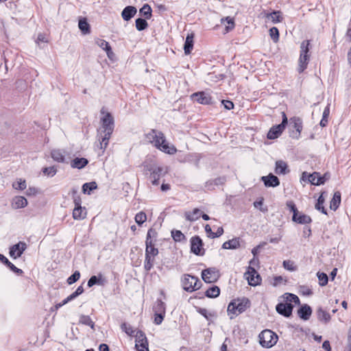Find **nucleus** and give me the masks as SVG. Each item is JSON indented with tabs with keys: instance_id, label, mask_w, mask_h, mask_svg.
I'll return each instance as SVG.
<instances>
[{
	"instance_id": "338daca9",
	"label": "nucleus",
	"mask_w": 351,
	"mask_h": 351,
	"mask_svg": "<svg viewBox=\"0 0 351 351\" xmlns=\"http://www.w3.org/2000/svg\"><path fill=\"white\" fill-rule=\"evenodd\" d=\"M47 42H48V39H47V38L46 37V35H45V34H39L38 35L37 39H36V43L38 45H40V44L41 43H47Z\"/></svg>"
},
{
	"instance_id": "a19ab883",
	"label": "nucleus",
	"mask_w": 351,
	"mask_h": 351,
	"mask_svg": "<svg viewBox=\"0 0 351 351\" xmlns=\"http://www.w3.org/2000/svg\"><path fill=\"white\" fill-rule=\"evenodd\" d=\"M154 257L152 256H149L148 254H145V259L144 262V268L147 271H149L152 269L154 266Z\"/></svg>"
},
{
	"instance_id": "f257e3e1",
	"label": "nucleus",
	"mask_w": 351,
	"mask_h": 351,
	"mask_svg": "<svg viewBox=\"0 0 351 351\" xmlns=\"http://www.w3.org/2000/svg\"><path fill=\"white\" fill-rule=\"evenodd\" d=\"M146 138L149 143L165 153L173 154L177 151L173 146L170 147L169 145L164 134L160 131L152 130L146 134Z\"/></svg>"
},
{
	"instance_id": "423d86ee",
	"label": "nucleus",
	"mask_w": 351,
	"mask_h": 351,
	"mask_svg": "<svg viewBox=\"0 0 351 351\" xmlns=\"http://www.w3.org/2000/svg\"><path fill=\"white\" fill-rule=\"evenodd\" d=\"M282 120L281 123L274 125L270 128L269 130L267 137L269 139H275L277 138L284 131L286 128V125L288 123V119L287 117L286 114L282 112Z\"/></svg>"
},
{
	"instance_id": "20e7f679",
	"label": "nucleus",
	"mask_w": 351,
	"mask_h": 351,
	"mask_svg": "<svg viewBox=\"0 0 351 351\" xmlns=\"http://www.w3.org/2000/svg\"><path fill=\"white\" fill-rule=\"evenodd\" d=\"M309 40H304L302 42L300 45V54L299 58V66H298V72L302 73L307 67L309 56L308 54L309 51Z\"/></svg>"
},
{
	"instance_id": "79ce46f5",
	"label": "nucleus",
	"mask_w": 351,
	"mask_h": 351,
	"mask_svg": "<svg viewBox=\"0 0 351 351\" xmlns=\"http://www.w3.org/2000/svg\"><path fill=\"white\" fill-rule=\"evenodd\" d=\"M135 25H136V28L138 31H143V30L145 29L148 26V23H147L146 19H142V18L136 19V21H135Z\"/></svg>"
},
{
	"instance_id": "052dcab7",
	"label": "nucleus",
	"mask_w": 351,
	"mask_h": 351,
	"mask_svg": "<svg viewBox=\"0 0 351 351\" xmlns=\"http://www.w3.org/2000/svg\"><path fill=\"white\" fill-rule=\"evenodd\" d=\"M100 278H98L97 276H92L89 280H88L87 285L88 287H92L93 285H99L100 284Z\"/></svg>"
},
{
	"instance_id": "3c124183",
	"label": "nucleus",
	"mask_w": 351,
	"mask_h": 351,
	"mask_svg": "<svg viewBox=\"0 0 351 351\" xmlns=\"http://www.w3.org/2000/svg\"><path fill=\"white\" fill-rule=\"evenodd\" d=\"M43 173L49 177H53L57 173V169L55 166L44 167L42 169Z\"/></svg>"
},
{
	"instance_id": "4c0bfd02",
	"label": "nucleus",
	"mask_w": 351,
	"mask_h": 351,
	"mask_svg": "<svg viewBox=\"0 0 351 351\" xmlns=\"http://www.w3.org/2000/svg\"><path fill=\"white\" fill-rule=\"evenodd\" d=\"M97 45L107 53V56L110 58L111 55H113L112 48L109 43L105 40L99 39L97 41Z\"/></svg>"
},
{
	"instance_id": "f704fd0d",
	"label": "nucleus",
	"mask_w": 351,
	"mask_h": 351,
	"mask_svg": "<svg viewBox=\"0 0 351 351\" xmlns=\"http://www.w3.org/2000/svg\"><path fill=\"white\" fill-rule=\"evenodd\" d=\"M225 182H226V178L224 177H219L215 180L207 181L205 184V187L207 189L210 190V189H213V188H212L213 185H216V186L222 185L225 183Z\"/></svg>"
},
{
	"instance_id": "4d7b16f0",
	"label": "nucleus",
	"mask_w": 351,
	"mask_h": 351,
	"mask_svg": "<svg viewBox=\"0 0 351 351\" xmlns=\"http://www.w3.org/2000/svg\"><path fill=\"white\" fill-rule=\"evenodd\" d=\"M12 187L16 190H23L26 188V182L25 180L19 179L12 184Z\"/></svg>"
},
{
	"instance_id": "72a5a7b5",
	"label": "nucleus",
	"mask_w": 351,
	"mask_h": 351,
	"mask_svg": "<svg viewBox=\"0 0 351 351\" xmlns=\"http://www.w3.org/2000/svg\"><path fill=\"white\" fill-rule=\"evenodd\" d=\"M266 18L274 23H280L282 21L280 11H273L271 13L267 14Z\"/></svg>"
},
{
	"instance_id": "4be33fe9",
	"label": "nucleus",
	"mask_w": 351,
	"mask_h": 351,
	"mask_svg": "<svg viewBox=\"0 0 351 351\" xmlns=\"http://www.w3.org/2000/svg\"><path fill=\"white\" fill-rule=\"evenodd\" d=\"M136 8L134 6H126L121 12V16L123 20L128 21L136 14Z\"/></svg>"
},
{
	"instance_id": "5fc2aeb1",
	"label": "nucleus",
	"mask_w": 351,
	"mask_h": 351,
	"mask_svg": "<svg viewBox=\"0 0 351 351\" xmlns=\"http://www.w3.org/2000/svg\"><path fill=\"white\" fill-rule=\"evenodd\" d=\"M285 295L286 300L287 302H289L288 303L293 302L295 304H300V299L296 295L293 294V293H287L285 294Z\"/></svg>"
},
{
	"instance_id": "1a4fd4ad",
	"label": "nucleus",
	"mask_w": 351,
	"mask_h": 351,
	"mask_svg": "<svg viewBox=\"0 0 351 351\" xmlns=\"http://www.w3.org/2000/svg\"><path fill=\"white\" fill-rule=\"evenodd\" d=\"M302 179L304 181L307 180L312 184L317 186L323 184L325 182L324 177H322L320 173L318 172L308 173L307 172L304 171L302 173Z\"/></svg>"
},
{
	"instance_id": "f8f14e48",
	"label": "nucleus",
	"mask_w": 351,
	"mask_h": 351,
	"mask_svg": "<svg viewBox=\"0 0 351 351\" xmlns=\"http://www.w3.org/2000/svg\"><path fill=\"white\" fill-rule=\"evenodd\" d=\"M203 242L198 236L193 237L191 239V251L196 255H204V250L202 247Z\"/></svg>"
},
{
	"instance_id": "39448f33",
	"label": "nucleus",
	"mask_w": 351,
	"mask_h": 351,
	"mask_svg": "<svg viewBox=\"0 0 351 351\" xmlns=\"http://www.w3.org/2000/svg\"><path fill=\"white\" fill-rule=\"evenodd\" d=\"M183 289L188 292H193L201 287V282L197 277L185 274L182 280Z\"/></svg>"
},
{
	"instance_id": "58836bf2",
	"label": "nucleus",
	"mask_w": 351,
	"mask_h": 351,
	"mask_svg": "<svg viewBox=\"0 0 351 351\" xmlns=\"http://www.w3.org/2000/svg\"><path fill=\"white\" fill-rule=\"evenodd\" d=\"M200 210L198 208H195L192 213L186 212L185 218L187 221H194L199 219Z\"/></svg>"
},
{
	"instance_id": "de8ad7c7",
	"label": "nucleus",
	"mask_w": 351,
	"mask_h": 351,
	"mask_svg": "<svg viewBox=\"0 0 351 351\" xmlns=\"http://www.w3.org/2000/svg\"><path fill=\"white\" fill-rule=\"evenodd\" d=\"M121 328L127 335L130 336L135 337L136 332H137L135 330H134L133 328L130 324H128L126 323H123L121 326Z\"/></svg>"
},
{
	"instance_id": "4468645a",
	"label": "nucleus",
	"mask_w": 351,
	"mask_h": 351,
	"mask_svg": "<svg viewBox=\"0 0 351 351\" xmlns=\"http://www.w3.org/2000/svg\"><path fill=\"white\" fill-rule=\"evenodd\" d=\"M145 170L150 171V179L152 184L158 185L159 179L162 171V168L160 167L144 166Z\"/></svg>"
},
{
	"instance_id": "603ef678",
	"label": "nucleus",
	"mask_w": 351,
	"mask_h": 351,
	"mask_svg": "<svg viewBox=\"0 0 351 351\" xmlns=\"http://www.w3.org/2000/svg\"><path fill=\"white\" fill-rule=\"evenodd\" d=\"M318 280H319V284L320 286L324 287L326 286L328 284V277L326 274L324 272H318L317 274Z\"/></svg>"
},
{
	"instance_id": "473e14b6",
	"label": "nucleus",
	"mask_w": 351,
	"mask_h": 351,
	"mask_svg": "<svg viewBox=\"0 0 351 351\" xmlns=\"http://www.w3.org/2000/svg\"><path fill=\"white\" fill-rule=\"evenodd\" d=\"M341 203V193L339 191H336L334 193L333 197L330 201V208L333 210H336Z\"/></svg>"
},
{
	"instance_id": "7ed1b4c3",
	"label": "nucleus",
	"mask_w": 351,
	"mask_h": 351,
	"mask_svg": "<svg viewBox=\"0 0 351 351\" xmlns=\"http://www.w3.org/2000/svg\"><path fill=\"white\" fill-rule=\"evenodd\" d=\"M259 343L263 348H270L276 344L278 337L273 331L269 329L263 330L258 335Z\"/></svg>"
},
{
	"instance_id": "aec40b11",
	"label": "nucleus",
	"mask_w": 351,
	"mask_h": 351,
	"mask_svg": "<svg viewBox=\"0 0 351 351\" xmlns=\"http://www.w3.org/2000/svg\"><path fill=\"white\" fill-rule=\"evenodd\" d=\"M292 220L300 224H308L311 223L312 219L310 216L298 212V213L293 215Z\"/></svg>"
},
{
	"instance_id": "69168bd1",
	"label": "nucleus",
	"mask_w": 351,
	"mask_h": 351,
	"mask_svg": "<svg viewBox=\"0 0 351 351\" xmlns=\"http://www.w3.org/2000/svg\"><path fill=\"white\" fill-rule=\"evenodd\" d=\"M165 314L154 313V323L157 325L160 324L165 317Z\"/></svg>"
},
{
	"instance_id": "e2e57ef3",
	"label": "nucleus",
	"mask_w": 351,
	"mask_h": 351,
	"mask_svg": "<svg viewBox=\"0 0 351 351\" xmlns=\"http://www.w3.org/2000/svg\"><path fill=\"white\" fill-rule=\"evenodd\" d=\"M300 293L304 295H311L313 294L312 290L306 286H301L300 288Z\"/></svg>"
},
{
	"instance_id": "c9c22d12",
	"label": "nucleus",
	"mask_w": 351,
	"mask_h": 351,
	"mask_svg": "<svg viewBox=\"0 0 351 351\" xmlns=\"http://www.w3.org/2000/svg\"><path fill=\"white\" fill-rule=\"evenodd\" d=\"M154 313L165 314L166 305L161 300H157L154 307Z\"/></svg>"
},
{
	"instance_id": "09e8293b",
	"label": "nucleus",
	"mask_w": 351,
	"mask_h": 351,
	"mask_svg": "<svg viewBox=\"0 0 351 351\" xmlns=\"http://www.w3.org/2000/svg\"><path fill=\"white\" fill-rule=\"evenodd\" d=\"M80 322L84 325L89 326L92 328H94L95 324L88 315H81L80 317Z\"/></svg>"
},
{
	"instance_id": "2f4dec72",
	"label": "nucleus",
	"mask_w": 351,
	"mask_h": 351,
	"mask_svg": "<svg viewBox=\"0 0 351 351\" xmlns=\"http://www.w3.org/2000/svg\"><path fill=\"white\" fill-rule=\"evenodd\" d=\"M51 158L56 162H64L65 160L64 152L60 149H53L51 152Z\"/></svg>"
},
{
	"instance_id": "f03ea898",
	"label": "nucleus",
	"mask_w": 351,
	"mask_h": 351,
	"mask_svg": "<svg viewBox=\"0 0 351 351\" xmlns=\"http://www.w3.org/2000/svg\"><path fill=\"white\" fill-rule=\"evenodd\" d=\"M250 306V300L247 298H243L241 300H234L230 302L228 306V313L230 318L232 319L234 317L243 313Z\"/></svg>"
},
{
	"instance_id": "c03bdc74",
	"label": "nucleus",
	"mask_w": 351,
	"mask_h": 351,
	"mask_svg": "<svg viewBox=\"0 0 351 351\" xmlns=\"http://www.w3.org/2000/svg\"><path fill=\"white\" fill-rule=\"evenodd\" d=\"M329 114H330V108H329V104H328L323 112L322 119L319 123V125L322 127H325L327 125Z\"/></svg>"
},
{
	"instance_id": "c756f323",
	"label": "nucleus",
	"mask_w": 351,
	"mask_h": 351,
	"mask_svg": "<svg viewBox=\"0 0 351 351\" xmlns=\"http://www.w3.org/2000/svg\"><path fill=\"white\" fill-rule=\"evenodd\" d=\"M27 205V200L23 196H16L13 199L12 206L14 208H24Z\"/></svg>"
},
{
	"instance_id": "f3484780",
	"label": "nucleus",
	"mask_w": 351,
	"mask_h": 351,
	"mask_svg": "<svg viewBox=\"0 0 351 351\" xmlns=\"http://www.w3.org/2000/svg\"><path fill=\"white\" fill-rule=\"evenodd\" d=\"M191 97L193 101H196L201 104L206 105L212 103L210 95L203 91L195 93Z\"/></svg>"
},
{
	"instance_id": "0e129e2a",
	"label": "nucleus",
	"mask_w": 351,
	"mask_h": 351,
	"mask_svg": "<svg viewBox=\"0 0 351 351\" xmlns=\"http://www.w3.org/2000/svg\"><path fill=\"white\" fill-rule=\"evenodd\" d=\"M286 205L289 208L290 211L293 213V215L298 213L299 211L293 201L287 202Z\"/></svg>"
},
{
	"instance_id": "412c9836",
	"label": "nucleus",
	"mask_w": 351,
	"mask_h": 351,
	"mask_svg": "<svg viewBox=\"0 0 351 351\" xmlns=\"http://www.w3.org/2000/svg\"><path fill=\"white\" fill-rule=\"evenodd\" d=\"M299 317L304 320H308L312 314V309L308 304H304L298 311Z\"/></svg>"
},
{
	"instance_id": "8fccbe9b",
	"label": "nucleus",
	"mask_w": 351,
	"mask_h": 351,
	"mask_svg": "<svg viewBox=\"0 0 351 351\" xmlns=\"http://www.w3.org/2000/svg\"><path fill=\"white\" fill-rule=\"evenodd\" d=\"M134 219L138 226H141L147 220V215L144 212L141 211L135 215Z\"/></svg>"
},
{
	"instance_id": "a878e982",
	"label": "nucleus",
	"mask_w": 351,
	"mask_h": 351,
	"mask_svg": "<svg viewBox=\"0 0 351 351\" xmlns=\"http://www.w3.org/2000/svg\"><path fill=\"white\" fill-rule=\"evenodd\" d=\"M193 34H189L185 40V43L184 45V53L186 55H189L191 53L193 47Z\"/></svg>"
},
{
	"instance_id": "774afa93",
	"label": "nucleus",
	"mask_w": 351,
	"mask_h": 351,
	"mask_svg": "<svg viewBox=\"0 0 351 351\" xmlns=\"http://www.w3.org/2000/svg\"><path fill=\"white\" fill-rule=\"evenodd\" d=\"M346 351H351V327H350L348 332V344Z\"/></svg>"
},
{
	"instance_id": "5701e85b",
	"label": "nucleus",
	"mask_w": 351,
	"mask_h": 351,
	"mask_svg": "<svg viewBox=\"0 0 351 351\" xmlns=\"http://www.w3.org/2000/svg\"><path fill=\"white\" fill-rule=\"evenodd\" d=\"M287 164L283 160H277L276 162L275 173L278 175H285L289 173Z\"/></svg>"
},
{
	"instance_id": "2eb2a0df",
	"label": "nucleus",
	"mask_w": 351,
	"mask_h": 351,
	"mask_svg": "<svg viewBox=\"0 0 351 351\" xmlns=\"http://www.w3.org/2000/svg\"><path fill=\"white\" fill-rule=\"evenodd\" d=\"M27 245L25 242L20 241L18 243L12 245L10 248V256L16 259L19 257H20L23 252L26 250Z\"/></svg>"
},
{
	"instance_id": "a18cd8bd",
	"label": "nucleus",
	"mask_w": 351,
	"mask_h": 351,
	"mask_svg": "<svg viewBox=\"0 0 351 351\" xmlns=\"http://www.w3.org/2000/svg\"><path fill=\"white\" fill-rule=\"evenodd\" d=\"M171 236L173 240L176 242L182 241L186 239L184 234L180 230H172Z\"/></svg>"
},
{
	"instance_id": "dca6fc26",
	"label": "nucleus",
	"mask_w": 351,
	"mask_h": 351,
	"mask_svg": "<svg viewBox=\"0 0 351 351\" xmlns=\"http://www.w3.org/2000/svg\"><path fill=\"white\" fill-rule=\"evenodd\" d=\"M293 308V306L288 302H280L276 306L277 313L285 317H289L292 315Z\"/></svg>"
},
{
	"instance_id": "b1692460",
	"label": "nucleus",
	"mask_w": 351,
	"mask_h": 351,
	"mask_svg": "<svg viewBox=\"0 0 351 351\" xmlns=\"http://www.w3.org/2000/svg\"><path fill=\"white\" fill-rule=\"evenodd\" d=\"M317 316L319 321L327 324L330 321V315L322 308L319 307L317 310Z\"/></svg>"
},
{
	"instance_id": "393cba45",
	"label": "nucleus",
	"mask_w": 351,
	"mask_h": 351,
	"mask_svg": "<svg viewBox=\"0 0 351 351\" xmlns=\"http://www.w3.org/2000/svg\"><path fill=\"white\" fill-rule=\"evenodd\" d=\"M86 210L85 207L75 206L73 210V217L76 220H81L86 217Z\"/></svg>"
},
{
	"instance_id": "c85d7f7f",
	"label": "nucleus",
	"mask_w": 351,
	"mask_h": 351,
	"mask_svg": "<svg viewBox=\"0 0 351 351\" xmlns=\"http://www.w3.org/2000/svg\"><path fill=\"white\" fill-rule=\"evenodd\" d=\"M145 254L152 256L153 257H155L158 254V250L154 247L153 241H145Z\"/></svg>"
},
{
	"instance_id": "49530a36",
	"label": "nucleus",
	"mask_w": 351,
	"mask_h": 351,
	"mask_svg": "<svg viewBox=\"0 0 351 351\" xmlns=\"http://www.w3.org/2000/svg\"><path fill=\"white\" fill-rule=\"evenodd\" d=\"M324 203V198L322 195H320L318 199L317 202L315 204V208L319 211H321L323 214L327 215L326 209L323 206Z\"/></svg>"
},
{
	"instance_id": "ddd939ff",
	"label": "nucleus",
	"mask_w": 351,
	"mask_h": 351,
	"mask_svg": "<svg viewBox=\"0 0 351 351\" xmlns=\"http://www.w3.org/2000/svg\"><path fill=\"white\" fill-rule=\"evenodd\" d=\"M248 283L251 286H256L261 283V278L256 269L252 267H248L247 271L245 274Z\"/></svg>"
},
{
	"instance_id": "9d476101",
	"label": "nucleus",
	"mask_w": 351,
	"mask_h": 351,
	"mask_svg": "<svg viewBox=\"0 0 351 351\" xmlns=\"http://www.w3.org/2000/svg\"><path fill=\"white\" fill-rule=\"evenodd\" d=\"M202 277L203 280L206 283H212L216 282L219 277V272L215 267H210L204 269L202 271Z\"/></svg>"
},
{
	"instance_id": "6e6d98bb",
	"label": "nucleus",
	"mask_w": 351,
	"mask_h": 351,
	"mask_svg": "<svg viewBox=\"0 0 351 351\" xmlns=\"http://www.w3.org/2000/svg\"><path fill=\"white\" fill-rule=\"evenodd\" d=\"M269 36L274 43L279 40V31L277 27H273L269 29Z\"/></svg>"
},
{
	"instance_id": "13d9d810",
	"label": "nucleus",
	"mask_w": 351,
	"mask_h": 351,
	"mask_svg": "<svg viewBox=\"0 0 351 351\" xmlns=\"http://www.w3.org/2000/svg\"><path fill=\"white\" fill-rule=\"evenodd\" d=\"M282 265H283V267H285V269H286L289 271H293L297 269V267L295 265L294 262L292 261H290V260L284 261Z\"/></svg>"
},
{
	"instance_id": "0eeeda50",
	"label": "nucleus",
	"mask_w": 351,
	"mask_h": 351,
	"mask_svg": "<svg viewBox=\"0 0 351 351\" xmlns=\"http://www.w3.org/2000/svg\"><path fill=\"white\" fill-rule=\"evenodd\" d=\"M135 348L137 351H149L148 341L145 334L138 330L135 335Z\"/></svg>"
},
{
	"instance_id": "680f3d73",
	"label": "nucleus",
	"mask_w": 351,
	"mask_h": 351,
	"mask_svg": "<svg viewBox=\"0 0 351 351\" xmlns=\"http://www.w3.org/2000/svg\"><path fill=\"white\" fill-rule=\"evenodd\" d=\"M221 23H224V21H226L229 26L226 27V31L228 32L230 29H232L234 27V23L233 19L230 18V16H227L226 18L221 19Z\"/></svg>"
},
{
	"instance_id": "7c9ffc66",
	"label": "nucleus",
	"mask_w": 351,
	"mask_h": 351,
	"mask_svg": "<svg viewBox=\"0 0 351 351\" xmlns=\"http://www.w3.org/2000/svg\"><path fill=\"white\" fill-rule=\"evenodd\" d=\"M78 27L83 34H88L90 32V25L86 18H81L79 20Z\"/></svg>"
},
{
	"instance_id": "9b49d317",
	"label": "nucleus",
	"mask_w": 351,
	"mask_h": 351,
	"mask_svg": "<svg viewBox=\"0 0 351 351\" xmlns=\"http://www.w3.org/2000/svg\"><path fill=\"white\" fill-rule=\"evenodd\" d=\"M290 125L295 130L293 132L291 136L293 138L298 139L300 137V134L302 130V120L298 117H293L289 119Z\"/></svg>"
},
{
	"instance_id": "864d4df0",
	"label": "nucleus",
	"mask_w": 351,
	"mask_h": 351,
	"mask_svg": "<svg viewBox=\"0 0 351 351\" xmlns=\"http://www.w3.org/2000/svg\"><path fill=\"white\" fill-rule=\"evenodd\" d=\"M77 189L76 188H73L71 189L75 206H81L82 200L80 196L77 194Z\"/></svg>"
},
{
	"instance_id": "37998d69",
	"label": "nucleus",
	"mask_w": 351,
	"mask_h": 351,
	"mask_svg": "<svg viewBox=\"0 0 351 351\" xmlns=\"http://www.w3.org/2000/svg\"><path fill=\"white\" fill-rule=\"evenodd\" d=\"M152 8L148 4H145L140 10V13L145 16V19H149L152 17Z\"/></svg>"
},
{
	"instance_id": "bf43d9fd",
	"label": "nucleus",
	"mask_w": 351,
	"mask_h": 351,
	"mask_svg": "<svg viewBox=\"0 0 351 351\" xmlns=\"http://www.w3.org/2000/svg\"><path fill=\"white\" fill-rule=\"evenodd\" d=\"M80 277V273L78 271H75L71 276L67 279V283L72 285L79 280Z\"/></svg>"
},
{
	"instance_id": "6e6552de",
	"label": "nucleus",
	"mask_w": 351,
	"mask_h": 351,
	"mask_svg": "<svg viewBox=\"0 0 351 351\" xmlns=\"http://www.w3.org/2000/svg\"><path fill=\"white\" fill-rule=\"evenodd\" d=\"M101 125L97 130L106 131L108 133L114 131V118L110 112H106V114L101 118Z\"/></svg>"
},
{
	"instance_id": "bb28decb",
	"label": "nucleus",
	"mask_w": 351,
	"mask_h": 351,
	"mask_svg": "<svg viewBox=\"0 0 351 351\" xmlns=\"http://www.w3.org/2000/svg\"><path fill=\"white\" fill-rule=\"evenodd\" d=\"M239 238H234L224 242L222 245V248L226 250H235L239 247Z\"/></svg>"
},
{
	"instance_id": "cd10ccee",
	"label": "nucleus",
	"mask_w": 351,
	"mask_h": 351,
	"mask_svg": "<svg viewBox=\"0 0 351 351\" xmlns=\"http://www.w3.org/2000/svg\"><path fill=\"white\" fill-rule=\"evenodd\" d=\"M88 163V160L85 158H75L71 163V166L73 168L82 169L86 166Z\"/></svg>"
},
{
	"instance_id": "a211bd4d",
	"label": "nucleus",
	"mask_w": 351,
	"mask_h": 351,
	"mask_svg": "<svg viewBox=\"0 0 351 351\" xmlns=\"http://www.w3.org/2000/svg\"><path fill=\"white\" fill-rule=\"evenodd\" d=\"M113 132L108 133L106 131L97 130V137L99 141L100 149H105L109 143V140Z\"/></svg>"
},
{
	"instance_id": "e433bc0d",
	"label": "nucleus",
	"mask_w": 351,
	"mask_h": 351,
	"mask_svg": "<svg viewBox=\"0 0 351 351\" xmlns=\"http://www.w3.org/2000/svg\"><path fill=\"white\" fill-rule=\"evenodd\" d=\"M220 294V289L217 286H213L208 289L205 292V295L209 298H215Z\"/></svg>"
},
{
	"instance_id": "ea45409f",
	"label": "nucleus",
	"mask_w": 351,
	"mask_h": 351,
	"mask_svg": "<svg viewBox=\"0 0 351 351\" xmlns=\"http://www.w3.org/2000/svg\"><path fill=\"white\" fill-rule=\"evenodd\" d=\"M97 184L95 182H90L84 183L82 185V191L84 193L90 194L91 191L96 189Z\"/></svg>"
},
{
	"instance_id": "6ab92c4d",
	"label": "nucleus",
	"mask_w": 351,
	"mask_h": 351,
	"mask_svg": "<svg viewBox=\"0 0 351 351\" xmlns=\"http://www.w3.org/2000/svg\"><path fill=\"white\" fill-rule=\"evenodd\" d=\"M261 180L266 187H276L280 185L278 178L271 173L266 176H262Z\"/></svg>"
}]
</instances>
